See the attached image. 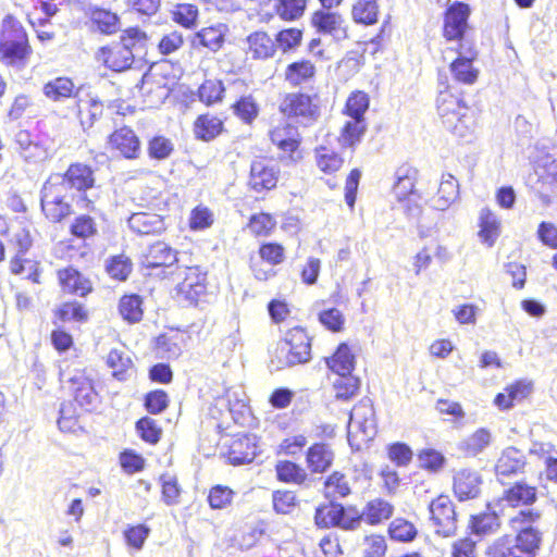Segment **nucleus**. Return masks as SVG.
Masks as SVG:
<instances>
[{
  "instance_id": "a878e982",
  "label": "nucleus",
  "mask_w": 557,
  "mask_h": 557,
  "mask_svg": "<svg viewBox=\"0 0 557 557\" xmlns=\"http://www.w3.org/2000/svg\"><path fill=\"white\" fill-rule=\"evenodd\" d=\"M436 107L443 124L445 122H453L456 114L468 108L460 97L455 96L450 91V87L448 85H445L444 89L440 90L436 99Z\"/></svg>"
},
{
  "instance_id": "4d7b16f0",
  "label": "nucleus",
  "mask_w": 557,
  "mask_h": 557,
  "mask_svg": "<svg viewBox=\"0 0 557 557\" xmlns=\"http://www.w3.org/2000/svg\"><path fill=\"white\" fill-rule=\"evenodd\" d=\"M58 318L63 322H86L88 320V311L78 301H67L60 306L57 311Z\"/></svg>"
},
{
  "instance_id": "b1692460",
  "label": "nucleus",
  "mask_w": 557,
  "mask_h": 557,
  "mask_svg": "<svg viewBox=\"0 0 557 557\" xmlns=\"http://www.w3.org/2000/svg\"><path fill=\"white\" fill-rule=\"evenodd\" d=\"M109 145L127 159L136 158L140 150L138 137L133 129L126 126L110 135Z\"/></svg>"
},
{
  "instance_id": "72a5a7b5",
  "label": "nucleus",
  "mask_w": 557,
  "mask_h": 557,
  "mask_svg": "<svg viewBox=\"0 0 557 557\" xmlns=\"http://www.w3.org/2000/svg\"><path fill=\"white\" fill-rule=\"evenodd\" d=\"M223 131V122L211 114L199 115L194 123V134L197 139L210 141Z\"/></svg>"
},
{
  "instance_id": "5701e85b",
  "label": "nucleus",
  "mask_w": 557,
  "mask_h": 557,
  "mask_svg": "<svg viewBox=\"0 0 557 557\" xmlns=\"http://www.w3.org/2000/svg\"><path fill=\"white\" fill-rule=\"evenodd\" d=\"M524 466L525 457L523 453L515 447H507L495 465V473L498 480H503L521 472Z\"/></svg>"
},
{
  "instance_id": "4be33fe9",
  "label": "nucleus",
  "mask_w": 557,
  "mask_h": 557,
  "mask_svg": "<svg viewBox=\"0 0 557 557\" xmlns=\"http://www.w3.org/2000/svg\"><path fill=\"white\" fill-rule=\"evenodd\" d=\"M227 30V26L222 23L203 27L194 35L191 46L196 49L203 47L211 52H216L223 47Z\"/></svg>"
},
{
  "instance_id": "473e14b6",
  "label": "nucleus",
  "mask_w": 557,
  "mask_h": 557,
  "mask_svg": "<svg viewBox=\"0 0 557 557\" xmlns=\"http://www.w3.org/2000/svg\"><path fill=\"white\" fill-rule=\"evenodd\" d=\"M256 450L255 438L244 436L232 443L228 459L233 465L249 463L255 459Z\"/></svg>"
},
{
  "instance_id": "4c0bfd02",
  "label": "nucleus",
  "mask_w": 557,
  "mask_h": 557,
  "mask_svg": "<svg viewBox=\"0 0 557 557\" xmlns=\"http://www.w3.org/2000/svg\"><path fill=\"white\" fill-rule=\"evenodd\" d=\"M267 4L284 21H295L299 18L306 8L305 0H268Z\"/></svg>"
},
{
  "instance_id": "a211bd4d",
  "label": "nucleus",
  "mask_w": 557,
  "mask_h": 557,
  "mask_svg": "<svg viewBox=\"0 0 557 557\" xmlns=\"http://www.w3.org/2000/svg\"><path fill=\"white\" fill-rule=\"evenodd\" d=\"M278 171L271 161L258 159L251 163L249 184L256 191L269 190L276 186Z\"/></svg>"
},
{
  "instance_id": "3c124183",
  "label": "nucleus",
  "mask_w": 557,
  "mask_h": 557,
  "mask_svg": "<svg viewBox=\"0 0 557 557\" xmlns=\"http://www.w3.org/2000/svg\"><path fill=\"white\" fill-rule=\"evenodd\" d=\"M445 127L460 138H466L473 132L474 120L470 113V109L467 108L455 115L453 122H445Z\"/></svg>"
},
{
  "instance_id": "c9c22d12",
  "label": "nucleus",
  "mask_w": 557,
  "mask_h": 557,
  "mask_svg": "<svg viewBox=\"0 0 557 557\" xmlns=\"http://www.w3.org/2000/svg\"><path fill=\"white\" fill-rule=\"evenodd\" d=\"M315 74L314 65L308 60H300L287 65L284 77L292 86L308 83Z\"/></svg>"
},
{
  "instance_id": "09e8293b",
  "label": "nucleus",
  "mask_w": 557,
  "mask_h": 557,
  "mask_svg": "<svg viewBox=\"0 0 557 557\" xmlns=\"http://www.w3.org/2000/svg\"><path fill=\"white\" fill-rule=\"evenodd\" d=\"M379 8L375 0H358L352 7L355 22L371 25L377 21Z\"/></svg>"
},
{
  "instance_id": "9d476101",
  "label": "nucleus",
  "mask_w": 557,
  "mask_h": 557,
  "mask_svg": "<svg viewBox=\"0 0 557 557\" xmlns=\"http://www.w3.org/2000/svg\"><path fill=\"white\" fill-rule=\"evenodd\" d=\"M65 190L49 177L41 190V208L48 219L61 221L70 214L71 207L65 201Z\"/></svg>"
},
{
  "instance_id": "bf43d9fd",
  "label": "nucleus",
  "mask_w": 557,
  "mask_h": 557,
  "mask_svg": "<svg viewBox=\"0 0 557 557\" xmlns=\"http://www.w3.org/2000/svg\"><path fill=\"white\" fill-rule=\"evenodd\" d=\"M369 108V97L363 91L352 92L347 99L345 113L350 119L364 120V113Z\"/></svg>"
},
{
  "instance_id": "f03ea898",
  "label": "nucleus",
  "mask_w": 557,
  "mask_h": 557,
  "mask_svg": "<svg viewBox=\"0 0 557 557\" xmlns=\"http://www.w3.org/2000/svg\"><path fill=\"white\" fill-rule=\"evenodd\" d=\"M147 35L138 28L127 29L119 41L102 47L97 52V60L115 72L129 69L135 54L141 51L147 42Z\"/></svg>"
},
{
  "instance_id": "1a4fd4ad",
  "label": "nucleus",
  "mask_w": 557,
  "mask_h": 557,
  "mask_svg": "<svg viewBox=\"0 0 557 557\" xmlns=\"http://www.w3.org/2000/svg\"><path fill=\"white\" fill-rule=\"evenodd\" d=\"M417 171L409 166H400L396 171V182L393 187L395 197L399 202H404L408 214L413 215L419 212L418 201L420 195L414 190Z\"/></svg>"
},
{
  "instance_id": "49530a36",
  "label": "nucleus",
  "mask_w": 557,
  "mask_h": 557,
  "mask_svg": "<svg viewBox=\"0 0 557 557\" xmlns=\"http://www.w3.org/2000/svg\"><path fill=\"white\" fill-rule=\"evenodd\" d=\"M141 305L143 301L138 295H125L120 299V314L129 323L139 322L144 314Z\"/></svg>"
},
{
  "instance_id": "7c9ffc66",
  "label": "nucleus",
  "mask_w": 557,
  "mask_h": 557,
  "mask_svg": "<svg viewBox=\"0 0 557 557\" xmlns=\"http://www.w3.org/2000/svg\"><path fill=\"white\" fill-rule=\"evenodd\" d=\"M248 53L253 59L272 58L276 51L275 42L265 32H255L247 37Z\"/></svg>"
},
{
  "instance_id": "c85d7f7f",
  "label": "nucleus",
  "mask_w": 557,
  "mask_h": 557,
  "mask_svg": "<svg viewBox=\"0 0 557 557\" xmlns=\"http://www.w3.org/2000/svg\"><path fill=\"white\" fill-rule=\"evenodd\" d=\"M493 436L488 429L480 428L458 444V449L467 457H475L492 443Z\"/></svg>"
},
{
  "instance_id": "37998d69",
  "label": "nucleus",
  "mask_w": 557,
  "mask_h": 557,
  "mask_svg": "<svg viewBox=\"0 0 557 557\" xmlns=\"http://www.w3.org/2000/svg\"><path fill=\"white\" fill-rule=\"evenodd\" d=\"M107 364L112 369L113 376L123 381L132 370L133 362L125 349H111L107 357Z\"/></svg>"
},
{
  "instance_id": "0e129e2a",
  "label": "nucleus",
  "mask_w": 557,
  "mask_h": 557,
  "mask_svg": "<svg viewBox=\"0 0 557 557\" xmlns=\"http://www.w3.org/2000/svg\"><path fill=\"white\" fill-rule=\"evenodd\" d=\"M234 492L223 485L213 486L208 496V502L213 509H223L231 505Z\"/></svg>"
},
{
  "instance_id": "6ab92c4d",
  "label": "nucleus",
  "mask_w": 557,
  "mask_h": 557,
  "mask_svg": "<svg viewBox=\"0 0 557 557\" xmlns=\"http://www.w3.org/2000/svg\"><path fill=\"white\" fill-rule=\"evenodd\" d=\"M481 474L471 469H461L454 475V493L459 500L476 498L481 493Z\"/></svg>"
},
{
  "instance_id": "5fc2aeb1",
  "label": "nucleus",
  "mask_w": 557,
  "mask_h": 557,
  "mask_svg": "<svg viewBox=\"0 0 557 557\" xmlns=\"http://www.w3.org/2000/svg\"><path fill=\"white\" fill-rule=\"evenodd\" d=\"M232 108L234 114L247 124H250L259 114V106L251 95L240 97Z\"/></svg>"
},
{
  "instance_id": "39448f33",
  "label": "nucleus",
  "mask_w": 557,
  "mask_h": 557,
  "mask_svg": "<svg viewBox=\"0 0 557 557\" xmlns=\"http://www.w3.org/2000/svg\"><path fill=\"white\" fill-rule=\"evenodd\" d=\"M430 520L436 534L449 537L457 531V513L453 500L440 495L429 505Z\"/></svg>"
},
{
  "instance_id": "393cba45",
  "label": "nucleus",
  "mask_w": 557,
  "mask_h": 557,
  "mask_svg": "<svg viewBox=\"0 0 557 557\" xmlns=\"http://www.w3.org/2000/svg\"><path fill=\"white\" fill-rule=\"evenodd\" d=\"M480 242L487 247H493L500 235L502 223L499 218L490 208H483L479 214Z\"/></svg>"
},
{
  "instance_id": "680f3d73",
  "label": "nucleus",
  "mask_w": 557,
  "mask_h": 557,
  "mask_svg": "<svg viewBox=\"0 0 557 557\" xmlns=\"http://www.w3.org/2000/svg\"><path fill=\"white\" fill-rule=\"evenodd\" d=\"M386 549L387 544L383 535H367L361 543L362 557H384Z\"/></svg>"
},
{
  "instance_id": "052dcab7",
  "label": "nucleus",
  "mask_w": 557,
  "mask_h": 557,
  "mask_svg": "<svg viewBox=\"0 0 557 557\" xmlns=\"http://www.w3.org/2000/svg\"><path fill=\"white\" fill-rule=\"evenodd\" d=\"M342 515V505L332 502L330 505L317 508L314 521L320 528L336 527L337 518Z\"/></svg>"
},
{
  "instance_id": "79ce46f5",
  "label": "nucleus",
  "mask_w": 557,
  "mask_h": 557,
  "mask_svg": "<svg viewBox=\"0 0 557 557\" xmlns=\"http://www.w3.org/2000/svg\"><path fill=\"white\" fill-rule=\"evenodd\" d=\"M394 511V507L387 500L375 498L367 504L362 511V519L369 524H377L388 519Z\"/></svg>"
},
{
  "instance_id": "f8f14e48",
  "label": "nucleus",
  "mask_w": 557,
  "mask_h": 557,
  "mask_svg": "<svg viewBox=\"0 0 557 557\" xmlns=\"http://www.w3.org/2000/svg\"><path fill=\"white\" fill-rule=\"evenodd\" d=\"M470 15V8L462 2L453 3L446 12L444 21V37L448 41H456V44H466L463 35L468 28V18Z\"/></svg>"
},
{
  "instance_id": "c03bdc74",
  "label": "nucleus",
  "mask_w": 557,
  "mask_h": 557,
  "mask_svg": "<svg viewBox=\"0 0 557 557\" xmlns=\"http://www.w3.org/2000/svg\"><path fill=\"white\" fill-rule=\"evenodd\" d=\"M314 158L319 170L326 174L338 171L344 163V159L337 152L323 146L315 148Z\"/></svg>"
},
{
  "instance_id": "ea45409f",
  "label": "nucleus",
  "mask_w": 557,
  "mask_h": 557,
  "mask_svg": "<svg viewBox=\"0 0 557 557\" xmlns=\"http://www.w3.org/2000/svg\"><path fill=\"white\" fill-rule=\"evenodd\" d=\"M327 367L337 374H349L355 367V356L347 344H341L334 355L326 359Z\"/></svg>"
},
{
  "instance_id": "c756f323",
  "label": "nucleus",
  "mask_w": 557,
  "mask_h": 557,
  "mask_svg": "<svg viewBox=\"0 0 557 557\" xmlns=\"http://www.w3.org/2000/svg\"><path fill=\"white\" fill-rule=\"evenodd\" d=\"M128 226L137 234L149 235L164 230V221L156 213L137 212L129 216Z\"/></svg>"
},
{
  "instance_id": "2eb2a0df",
  "label": "nucleus",
  "mask_w": 557,
  "mask_h": 557,
  "mask_svg": "<svg viewBox=\"0 0 557 557\" xmlns=\"http://www.w3.org/2000/svg\"><path fill=\"white\" fill-rule=\"evenodd\" d=\"M70 389L75 401L86 410H94L100 403L99 395L95 389L92 380L83 371H76L69 379Z\"/></svg>"
},
{
  "instance_id": "4468645a",
  "label": "nucleus",
  "mask_w": 557,
  "mask_h": 557,
  "mask_svg": "<svg viewBox=\"0 0 557 557\" xmlns=\"http://www.w3.org/2000/svg\"><path fill=\"white\" fill-rule=\"evenodd\" d=\"M312 25L323 35H329L335 40L347 38V25L344 17L331 9L315 11L311 17Z\"/></svg>"
},
{
  "instance_id": "dca6fc26",
  "label": "nucleus",
  "mask_w": 557,
  "mask_h": 557,
  "mask_svg": "<svg viewBox=\"0 0 557 557\" xmlns=\"http://www.w3.org/2000/svg\"><path fill=\"white\" fill-rule=\"evenodd\" d=\"M270 139L283 156L288 157L292 161L295 162L301 158L298 152L300 139L296 127L282 123L270 132Z\"/></svg>"
},
{
  "instance_id": "cd10ccee",
  "label": "nucleus",
  "mask_w": 557,
  "mask_h": 557,
  "mask_svg": "<svg viewBox=\"0 0 557 557\" xmlns=\"http://www.w3.org/2000/svg\"><path fill=\"white\" fill-rule=\"evenodd\" d=\"M78 117L84 129L90 128L94 123L102 115L103 104L97 95L87 94L86 98H79L77 101Z\"/></svg>"
},
{
  "instance_id": "ddd939ff",
  "label": "nucleus",
  "mask_w": 557,
  "mask_h": 557,
  "mask_svg": "<svg viewBox=\"0 0 557 557\" xmlns=\"http://www.w3.org/2000/svg\"><path fill=\"white\" fill-rule=\"evenodd\" d=\"M458 57L451 61L449 70L453 78L466 85H472L476 82L479 71L473 67L475 51L467 44H458L455 48Z\"/></svg>"
},
{
  "instance_id": "bb28decb",
  "label": "nucleus",
  "mask_w": 557,
  "mask_h": 557,
  "mask_svg": "<svg viewBox=\"0 0 557 557\" xmlns=\"http://www.w3.org/2000/svg\"><path fill=\"white\" fill-rule=\"evenodd\" d=\"M176 260V252L163 242L152 244L143 256V264L151 269L171 267Z\"/></svg>"
},
{
  "instance_id": "423d86ee",
  "label": "nucleus",
  "mask_w": 557,
  "mask_h": 557,
  "mask_svg": "<svg viewBox=\"0 0 557 557\" xmlns=\"http://www.w3.org/2000/svg\"><path fill=\"white\" fill-rule=\"evenodd\" d=\"M182 281L176 285V298L180 302L195 305L205 295L207 275L199 267L185 268L178 273Z\"/></svg>"
},
{
  "instance_id": "e433bc0d",
  "label": "nucleus",
  "mask_w": 557,
  "mask_h": 557,
  "mask_svg": "<svg viewBox=\"0 0 557 557\" xmlns=\"http://www.w3.org/2000/svg\"><path fill=\"white\" fill-rule=\"evenodd\" d=\"M170 17L180 26L194 29L198 24L199 9L193 3H177L170 10Z\"/></svg>"
},
{
  "instance_id": "f257e3e1",
  "label": "nucleus",
  "mask_w": 557,
  "mask_h": 557,
  "mask_svg": "<svg viewBox=\"0 0 557 557\" xmlns=\"http://www.w3.org/2000/svg\"><path fill=\"white\" fill-rule=\"evenodd\" d=\"M541 513L534 509H523L510 518V525L519 529L516 537L504 535L486 548L487 557H535L542 542V533L533 523Z\"/></svg>"
},
{
  "instance_id": "9b49d317",
  "label": "nucleus",
  "mask_w": 557,
  "mask_h": 557,
  "mask_svg": "<svg viewBox=\"0 0 557 557\" xmlns=\"http://www.w3.org/2000/svg\"><path fill=\"white\" fill-rule=\"evenodd\" d=\"M280 110L288 117L301 119L306 123L315 121L319 116V107L306 94L292 92L284 97Z\"/></svg>"
},
{
  "instance_id": "f704fd0d",
  "label": "nucleus",
  "mask_w": 557,
  "mask_h": 557,
  "mask_svg": "<svg viewBox=\"0 0 557 557\" xmlns=\"http://www.w3.org/2000/svg\"><path fill=\"white\" fill-rule=\"evenodd\" d=\"M333 451L326 444H314L307 453L308 468L315 473L324 472L333 462Z\"/></svg>"
},
{
  "instance_id": "20e7f679",
  "label": "nucleus",
  "mask_w": 557,
  "mask_h": 557,
  "mask_svg": "<svg viewBox=\"0 0 557 557\" xmlns=\"http://www.w3.org/2000/svg\"><path fill=\"white\" fill-rule=\"evenodd\" d=\"M311 359V342L305 330L294 327L286 333L274 350L272 364L276 369L306 363Z\"/></svg>"
},
{
  "instance_id": "6e6552de",
  "label": "nucleus",
  "mask_w": 557,
  "mask_h": 557,
  "mask_svg": "<svg viewBox=\"0 0 557 557\" xmlns=\"http://www.w3.org/2000/svg\"><path fill=\"white\" fill-rule=\"evenodd\" d=\"M376 433L374 409L370 399H361L350 411L348 436L361 435L362 441L371 440Z\"/></svg>"
},
{
  "instance_id": "864d4df0",
  "label": "nucleus",
  "mask_w": 557,
  "mask_h": 557,
  "mask_svg": "<svg viewBox=\"0 0 557 557\" xmlns=\"http://www.w3.org/2000/svg\"><path fill=\"white\" fill-rule=\"evenodd\" d=\"M225 90L221 81L207 79L200 85L198 96L201 102L212 106L222 101Z\"/></svg>"
},
{
  "instance_id": "f3484780",
  "label": "nucleus",
  "mask_w": 557,
  "mask_h": 557,
  "mask_svg": "<svg viewBox=\"0 0 557 557\" xmlns=\"http://www.w3.org/2000/svg\"><path fill=\"white\" fill-rule=\"evenodd\" d=\"M52 182L67 189L86 190L94 185L92 171L89 166L81 163L72 164L64 175H51Z\"/></svg>"
},
{
  "instance_id": "412c9836",
  "label": "nucleus",
  "mask_w": 557,
  "mask_h": 557,
  "mask_svg": "<svg viewBox=\"0 0 557 557\" xmlns=\"http://www.w3.org/2000/svg\"><path fill=\"white\" fill-rule=\"evenodd\" d=\"M58 278L65 293L85 297L92 290L90 280L72 267L59 270Z\"/></svg>"
},
{
  "instance_id": "8fccbe9b",
  "label": "nucleus",
  "mask_w": 557,
  "mask_h": 557,
  "mask_svg": "<svg viewBox=\"0 0 557 557\" xmlns=\"http://www.w3.org/2000/svg\"><path fill=\"white\" fill-rule=\"evenodd\" d=\"M335 397L347 400L354 397L360 387V381L357 376L349 374H338L333 383Z\"/></svg>"
},
{
  "instance_id": "69168bd1",
  "label": "nucleus",
  "mask_w": 557,
  "mask_h": 557,
  "mask_svg": "<svg viewBox=\"0 0 557 557\" xmlns=\"http://www.w3.org/2000/svg\"><path fill=\"white\" fill-rule=\"evenodd\" d=\"M213 223V213L212 211L202 206H197L190 213L189 216V226L191 230L200 231L208 228Z\"/></svg>"
},
{
  "instance_id": "603ef678",
  "label": "nucleus",
  "mask_w": 557,
  "mask_h": 557,
  "mask_svg": "<svg viewBox=\"0 0 557 557\" xmlns=\"http://www.w3.org/2000/svg\"><path fill=\"white\" fill-rule=\"evenodd\" d=\"M388 534L394 541L411 542L416 539L418 530L412 522L404 518H396L388 527Z\"/></svg>"
},
{
  "instance_id": "a19ab883",
  "label": "nucleus",
  "mask_w": 557,
  "mask_h": 557,
  "mask_svg": "<svg viewBox=\"0 0 557 557\" xmlns=\"http://www.w3.org/2000/svg\"><path fill=\"white\" fill-rule=\"evenodd\" d=\"M75 85L69 77L61 76L44 85V95L52 101H61L74 95Z\"/></svg>"
},
{
  "instance_id": "13d9d810",
  "label": "nucleus",
  "mask_w": 557,
  "mask_h": 557,
  "mask_svg": "<svg viewBox=\"0 0 557 557\" xmlns=\"http://www.w3.org/2000/svg\"><path fill=\"white\" fill-rule=\"evenodd\" d=\"M499 527L500 522L496 513H483L472 517L471 520L472 532L481 536L497 532Z\"/></svg>"
},
{
  "instance_id": "aec40b11",
  "label": "nucleus",
  "mask_w": 557,
  "mask_h": 557,
  "mask_svg": "<svg viewBox=\"0 0 557 557\" xmlns=\"http://www.w3.org/2000/svg\"><path fill=\"white\" fill-rule=\"evenodd\" d=\"M537 499V490L524 481L516 482L509 488L505 490L500 503L517 508L529 507Z\"/></svg>"
},
{
  "instance_id": "338daca9",
  "label": "nucleus",
  "mask_w": 557,
  "mask_h": 557,
  "mask_svg": "<svg viewBox=\"0 0 557 557\" xmlns=\"http://www.w3.org/2000/svg\"><path fill=\"white\" fill-rule=\"evenodd\" d=\"M273 508L277 513H290L296 507V496L290 491H275L272 495Z\"/></svg>"
},
{
  "instance_id": "0eeeda50",
  "label": "nucleus",
  "mask_w": 557,
  "mask_h": 557,
  "mask_svg": "<svg viewBox=\"0 0 557 557\" xmlns=\"http://www.w3.org/2000/svg\"><path fill=\"white\" fill-rule=\"evenodd\" d=\"M536 182L532 189L544 206H549L557 198V162L550 156L543 158L535 170Z\"/></svg>"
},
{
  "instance_id": "58836bf2",
  "label": "nucleus",
  "mask_w": 557,
  "mask_h": 557,
  "mask_svg": "<svg viewBox=\"0 0 557 557\" xmlns=\"http://www.w3.org/2000/svg\"><path fill=\"white\" fill-rule=\"evenodd\" d=\"M367 123L366 120L350 119L344 123L338 137V141L342 147L354 148L359 144L366 133Z\"/></svg>"
},
{
  "instance_id": "de8ad7c7",
  "label": "nucleus",
  "mask_w": 557,
  "mask_h": 557,
  "mask_svg": "<svg viewBox=\"0 0 557 557\" xmlns=\"http://www.w3.org/2000/svg\"><path fill=\"white\" fill-rule=\"evenodd\" d=\"M324 494L332 502L350 494V485L347 478L341 472L331 474L324 484Z\"/></svg>"
},
{
  "instance_id": "774afa93",
  "label": "nucleus",
  "mask_w": 557,
  "mask_h": 557,
  "mask_svg": "<svg viewBox=\"0 0 557 557\" xmlns=\"http://www.w3.org/2000/svg\"><path fill=\"white\" fill-rule=\"evenodd\" d=\"M10 231V243L17 249L18 253H25L33 244L29 230L18 224L11 226Z\"/></svg>"
},
{
  "instance_id": "e2e57ef3",
  "label": "nucleus",
  "mask_w": 557,
  "mask_h": 557,
  "mask_svg": "<svg viewBox=\"0 0 557 557\" xmlns=\"http://www.w3.org/2000/svg\"><path fill=\"white\" fill-rule=\"evenodd\" d=\"M136 430L140 437L150 444H156L161 437L162 430L158 426L156 420L145 417L137 421Z\"/></svg>"
},
{
  "instance_id": "7ed1b4c3",
  "label": "nucleus",
  "mask_w": 557,
  "mask_h": 557,
  "mask_svg": "<svg viewBox=\"0 0 557 557\" xmlns=\"http://www.w3.org/2000/svg\"><path fill=\"white\" fill-rule=\"evenodd\" d=\"M27 34L21 22L12 15L2 21L0 33V60L7 65L23 63L30 54Z\"/></svg>"
},
{
  "instance_id": "2f4dec72",
  "label": "nucleus",
  "mask_w": 557,
  "mask_h": 557,
  "mask_svg": "<svg viewBox=\"0 0 557 557\" xmlns=\"http://www.w3.org/2000/svg\"><path fill=\"white\" fill-rule=\"evenodd\" d=\"M458 196L459 185L457 180L451 174L443 175L437 195L433 199V207L436 210L444 211L455 202Z\"/></svg>"
},
{
  "instance_id": "6e6d98bb",
  "label": "nucleus",
  "mask_w": 557,
  "mask_h": 557,
  "mask_svg": "<svg viewBox=\"0 0 557 557\" xmlns=\"http://www.w3.org/2000/svg\"><path fill=\"white\" fill-rule=\"evenodd\" d=\"M276 474L280 481L301 484L307 479L306 471L292 461H281L276 465Z\"/></svg>"
},
{
  "instance_id": "a18cd8bd",
  "label": "nucleus",
  "mask_w": 557,
  "mask_h": 557,
  "mask_svg": "<svg viewBox=\"0 0 557 557\" xmlns=\"http://www.w3.org/2000/svg\"><path fill=\"white\" fill-rule=\"evenodd\" d=\"M90 20L103 34H113L120 29L119 16L109 10L100 8L91 10Z\"/></svg>"
}]
</instances>
